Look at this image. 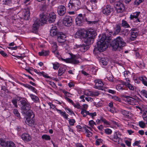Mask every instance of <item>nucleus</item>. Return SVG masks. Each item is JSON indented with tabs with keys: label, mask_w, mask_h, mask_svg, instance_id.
<instances>
[{
	"label": "nucleus",
	"mask_w": 147,
	"mask_h": 147,
	"mask_svg": "<svg viewBox=\"0 0 147 147\" xmlns=\"http://www.w3.org/2000/svg\"><path fill=\"white\" fill-rule=\"evenodd\" d=\"M76 38H80L84 40L86 44H89L92 39V29L91 28L85 30L81 29L78 30L75 35Z\"/></svg>",
	"instance_id": "obj_1"
},
{
	"label": "nucleus",
	"mask_w": 147,
	"mask_h": 147,
	"mask_svg": "<svg viewBox=\"0 0 147 147\" xmlns=\"http://www.w3.org/2000/svg\"><path fill=\"white\" fill-rule=\"evenodd\" d=\"M110 39V36H107L106 34H102L100 40L97 42L98 48H95L94 49V53L96 50L100 52L105 51L108 47Z\"/></svg>",
	"instance_id": "obj_2"
},
{
	"label": "nucleus",
	"mask_w": 147,
	"mask_h": 147,
	"mask_svg": "<svg viewBox=\"0 0 147 147\" xmlns=\"http://www.w3.org/2000/svg\"><path fill=\"white\" fill-rule=\"evenodd\" d=\"M126 43L124 41L122 38L118 36L112 41L111 45L113 51L119 50L122 49L123 47L125 45Z\"/></svg>",
	"instance_id": "obj_3"
},
{
	"label": "nucleus",
	"mask_w": 147,
	"mask_h": 147,
	"mask_svg": "<svg viewBox=\"0 0 147 147\" xmlns=\"http://www.w3.org/2000/svg\"><path fill=\"white\" fill-rule=\"evenodd\" d=\"M40 19H37L35 20L33 24V29L35 30H37L40 25L45 23L47 20V17L43 13L40 14Z\"/></svg>",
	"instance_id": "obj_4"
},
{
	"label": "nucleus",
	"mask_w": 147,
	"mask_h": 147,
	"mask_svg": "<svg viewBox=\"0 0 147 147\" xmlns=\"http://www.w3.org/2000/svg\"><path fill=\"white\" fill-rule=\"evenodd\" d=\"M80 5L79 0H70L68 4V7L70 10L76 11L79 8Z\"/></svg>",
	"instance_id": "obj_5"
},
{
	"label": "nucleus",
	"mask_w": 147,
	"mask_h": 147,
	"mask_svg": "<svg viewBox=\"0 0 147 147\" xmlns=\"http://www.w3.org/2000/svg\"><path fill=\"white\" fill-rule=\"evenodd\" d=\"M100 21L98 20V18H97L96 20L92 21V27L93 29H92V39L94 38V36L95 37L97 35V33L96 30L100 25ZM93 40H92V41Z\"/></svg>",
	"instance_id": "obj_6"
},
{
	"label": "nucleus",
	"mask_w": 147,
	"mask_h": 147,
	"mask_svg": "<svg viewBox=\"0 0 147 147\" xmlns=\"http://www.w3.org/2000/svg\"><path fill=\"white\" fill-rule=\"evenodd\" d=\"M72 18L69 16H66L63 18V22L64 25L67 26H69L72 24Z\"/></svg>",
	"instance_id": "obj_7"
},
{
	"label": "nucleus",
	"mask_w": 147,
	"mask_h": 147,
	"mask_svg": "<svg viewBox=\"0 0 147 147\" xmlns=\"http://www.w3.org/2000/svg\"><path fill=\"white\" fill-rule=\"evenodd\" d=\"M140 12H136L132 13L130 15V19L131 20H134V19H136L134 22L137 23L138 22H140L141 21L139 18Z\"/></svg>",
	"instance_id": "obj_8"
},
{
	"label": "nucleus",
	"mask_w": 147,
	"mask_h": 147,
	"mask_svg": "<svg viewBox=\"0 0 147 147\" xmlns=\"http://www.w3.org/2000/svg\"><path fill=\"white\" fill-rule=\"evenodd\" d=\"M22 109L27 111L30 109V105L24 100H21L20 102Z\"/></svg>",
	"instance_id": "obj_9"
},
{
	"label": "nucleus",
	"mask_w": 147,
	"mask_h": 147,
	"mask_svg": "<svg viewBox=\"0 0 147 147\" xmlns=\"http://www.w3.org/2000/svg\"><path fill=\"white\" fill-rule=\"evenodd\" d=\"M66 36L61 32H59L57 35V40L59 43L64 42L66 40Z\"/></svg>",
	"instance_id": "obj_10"
},
{
	"label": "nucleus",
	"mask_w": 147,
	"mask_h": 147,
	"mask_svg": "<svg viewBox=\"0 0 147 147\" xmlns=\"http://www.w3.org/2000/svg\"><path fill=\"white\" fill-rule=\"evenodd\" d=\"M95 85L94 88L99 90H102L103 83L102 81L100 79H96L94 80Z\"/></svg>",
	"instance_id": "obj_11"
},
{
	"label": "nucleus",
	"mask_w": 147,
	"mask_h": 147,
	"mask_svg": "<svg viewBox=\"0 0 147 147\" xmlns=\"http://www.w3.org/2000/svg\"><path fill=\"white\" fill-rule=\"evenodd\" d=\"M116 9L118 13H121L124 10V6L121 2H119L115 5Z\"/></svg>",
	"instance_id": "obj_12"
},
{
	"label": "nucleus",
	"mask_w": 147,
	"mask_h": 147,
	"mask_svg": "<svg viewBox=\"0 0 147 147\" xmlns=\"http://www.w3.org/2000/svg\"><path fill=\"white\" fill-rule=\"evenodd\" d=\"M61 60L67 63H71L74 64H78L79 63V61L76 59L72 58H67L65 59L61 58Z\"/></svg>",
	"instance_id": "obj_13"
},
{
	"label": "nucleus",
	"mask_w": 147,
	"mask_h": 147,
	"mask_svg": "<svg viewBox=\"0 0 147 147\" xmlns=\"http://www.w3.org/2000/svg\"><path fill=\"white\" fill-rule=\"evenodd\" d=\"M83 17L82 14H79L75 19V22L76 25L81 26L83 23Z\"/></svg>",
	"instance_id": "obj_14"
},
{
	"label": "nucleus",
	"mask_w": 147,
	"mask_h": 147,
	"mask_svg": "<svg viewBox=\"0 0 147 147\" xmlns=\"http://www.w3.org/2000/svg\"><path fill=\"white\" fill-rule=\"evenodd\" d=\"M131 36L130 39L131 40H134L138 35V31L137 28H132L131 29Z\"/></svg>",
	"instance_id": "obj_15"
},
{
	"label": "nucleus",
	"mask_w": 147,
	"mask_h": 147,
	"mask_svg": "<svg viewBox=\"0 0 147 147\" xmlns=\"http://www.w3.org/2000/svg\"><path fill=\"white\" fill-rule=\"evenodd\" d=\"M113 10V9L111 7L110 5H107L103 9L102 12L106 15H109L111 12Z\"/></svg>",
	"instance_id": "obj_16"
},
{
	"label": "nucleus",
	"mask_w": 147,
	"mask_h": 147,
	"mask_svg": "<svg viewBox=\"0 0 147 147\" xmlns=\"http://www.w3.org/2000/svg\"><path fill=\"white\" fill-rule=\"evenodd\" d=\"M57 11L59 15L63 16L66 12V8L63 5H60L58 7Z\"/></svg>",
	"instance_id": "obj_17"
},
{
	"label": "nucleus",
	"mask_w": 147,
	"mask_h": 147,
	"mask_svg": "<svg viewBox=\"0 0 147 147\" xmlns=\"http://www.w3.org/2000/svg\"><path fill=\"white\" fill-rule=\"evenodd\" d=\"M35 121V119L34 118H29V119L28 118L26 119L25 123L28 125L34 127L36 125Z\"/></svg>",
	"instance_id": "obj_18"
},
{
	"label": "nucleus",
	"mask_w": 147,
	"mask_h": 147,
	"mask_svg": "<svg viewBox=\"0 0 147 147\" xmlns=\"http://www.w3.org/2000/svg\"><path fill=\"white\" fill-rule=\"evenodd\" d=\"M47 18V20H48L49 22L50 23H52L54 22L56 19V16L55 13L53 12L50 13L48 17L45 15Z\"/></svg>",
	"instance_id": "obj_19"
},
{
	"label": "nucleus",
	"mask_w": 147,
	"mask_h": 147,
	"mask_svg": "<svg viewBox=\"0 0 147 147\" xmlns=\"http://www.w3.org/2000/svg\"><path fill=\"white\" fill-rule=\"evenodd\" d=\"M29 8L28 7L26 9H24L23 10L22 15L25 20H28L30 16Z\"/></svg>",
	"instance_id": "obj_20"
},
{
	"label": "nucleus",
	"mask_w": 147,
	"mask_h": 147,
	"mask_svg": "<svg viewBox=\"0 0 147 147\" xmlns=\"http://www.w3.org/2000/svg\"><path fill=\"white\" fill-rule=\"evenodd\" d=\"M21 138L24 142H28L31 140V137L28 134L24 133L21 136Z\"/></svg>",
	"instance_id": "obj_21"
},
{
	"label": "nucleus",
	"mask_w": 147,
	"mask_h": 147,
	"mask_svg": "<svg viewBox=\"0 0 147 147\" xmlns=\"http://www.w3.org/2000/svg\"><path fill=\"white\" fill-rule=\"evenodd\" d=\"M25 114L26 116V119L28 118H34L35 115L32 111L30 109L29 110H27L25 113Z\"/></svg>",
	"instance_id": "obj_22"
},
{
	"label": "nucleus",
	"mask_w": 147,
	"mask_h": 147,
	"mask_svg": "<svg viewBox=\"0 0 147 147\" xmlns=\"http://www.w3.org/2000/svg\"><path fill=\"white\" fill-rule=\"evenodd\" d=\"M58 33L56 26H54L51 28L50 31V35L51 36H57Z\"/></svg>",
	"instance_id": "obj_23"
},
{
	"label": "nucleus",
	"mask_w": 147,
	"mask_h": 147,
	"mask_svg": "<svg viewBox=\"0 0 147 147\" xmlns=\"http://www.w3.org/2000/svg\"><path fill=\"white\" fill-rule=\"evenodd\" d=\"M83 129H85L87 133L86 136L88 137H90L92 136V133L91 131H92L91 127L87 126L83 127Z\"/></svg>",
	"instance_id": "obj_24"
},
{
	"label": "nucleus",
	"mask_w": 147,
	"mask_h": 147,
	"mask_svg": "<svg viewBox=\"0 0 147 147\" xmlns=\"http://www.w3.org/2000/svg\"><path fill=\"white\" fill-rule=\"evenodd\" d=\"M126 100L128 104L133 105L135 104V102H136V99L130 96V98H128Z\"/></svg>",
	"instance_id": "obj_25"
},
{
	"label": "nucleus",
	"mask_w": 147,
	"mask_h": 147,
	"mask_svg": "<svg viewBox=\"0 0 147 147\" xmlns=\"http://www.w3.org/2000/svg\"><path fill=\"white\" fill-rule=\"evenodd\" d=\"M29 95L31 99L34 102L37 103L39 102V99L38 96L32 94H29Z\"/></svg>",
	"instance_id": "obj_26"
},
{
	"label": "nucleus",
	"mask_w": 147,
	"mask_h": 147,
	"mask_svg": "<svg viewBox=\"0 0 147 147\" xmlns=\"http://www.w3.org/2000/svg\"><path fill=\"white\" fill-rule=\"evenodd\" d=\"M89 48V46L88 45H81L80 47V51L82 52H85Z\"/></svg>",
	"instance_id": "obj_27"
},
{
	"label": "nucleus",
	"mask_w": 147,
	"mask_h": 147,
	"mask_svg": "<svg viewBox=\"0 0 147 147\" xmlns=\"http://www.w3.org/2000/svg\"><path fill=\"white\" fill-rule=\"evenodd\" d=\"M121 30V27L120 25L117 24L116 25V27L115 29V31L113 34V35H115L118 34L120 31Z\"/></svg>",
	"instance_id": "obj_28"
},
{
	"label": "nucleus",
	"mask_w": 147,
	"mask_h": 147,
	"mask_svg": "<svg viewBox=\"0 0 147 147\" xmlns=\"http://www.w3.org/2000/svg\"><path fill=\"white\" fill-rule=\"evenodd\" d=\"M81 113L83 115L84 117H85L87 115H89L92 117V113H90L89 111L84 109H82Z\"/></svg>",
	"instance_id": "obj_29"
},
{
	"label": "nucleus",
	"mask_w": 147,
	"mask_h": 147,
	"mask_svg": "<svg viewBox=\"0 0 147 147\" xmlns=\"http://www.w3.org/2000/svg\"><path fill=\"white\" fill-rule=\"evenodd\" d=\"M38 55L40 56H46L49 54V52L48 51L43 50L40 52L38 53Z\"/></svg>",
	"instance_id": "obj_30"
},
{
	"label": "nucleus",
	"mask_w": 147,
	"mask_h": 147,
	"mask_svg": "<svg viewBox=\"0 0 147 147\" xmlns=\"http://www.w3.org/2000/svg\"><path fill=\"white\" fill-rule=\"evenodd\" d=\"M56 111L59 112L61 115L64 118L66 119H68V115L66 114V112L65 111L63 112L61 110L58 109H56Z\"/></svg>",
	"instance_id": "obj_31"
},
{
	"label": "nucleus",
	"mask_w": 147,
	"mask_h": 147,
	"mask_svg": "<svg viewBox=\"0 0 147 147\" xmlns=\"http://www.w3.org/2000/svg\"><path fill=\"white\" fill-rule=\"evenodd\" d=\"M121 139L119 137L117 136V132H115L113 135V138L112 140L115 142H118V143Z\"/></svg>",
	"instance_id": "obj_32"
},
{
	"label": "nucleus",
	"mask_w": 147,
	"mask_h": 147,
	"mask_svg": "<svg viewBox=\"0 0 147 147\" xmlns=\"http://www.w3.org/2000/svg\"><path fill=\"white\" fill-rule=\"evenodd\" d=\"M120 112L123 115L129 118L130 117L129 114L130 113V112L129 111L121 109L120 110Z\"/></svg>",
	"instance_id": "obj_33"
},
{
	"label": "nucleus",
	"mask_w": 147,
	"mask_h": 147,
	"mask_svg": "<svg viewBox=\"0 0 147 147\" xmlns=\"http://www.w3.org/2000/svg\"><path fill=\"white\" fill-rule=\"evenodd\" d=\"M127 82H123V84L127 87L129 90H134V87L133 86L127 81Z\"/></svg>",
	"instance_id": "obj_34"
},
{
	"label": "nucleus",
	"mask_w": 147,
	"mask_h": 147,
	"mask_svg": "<svg viewBox=\"0 0 147 147\" xmlns=\"http://www.w3.org/2000/svg\"><path fill=\"white\" fill-rule=\"evenodd\" d=\"M121 25L122 26L125 28L130 27L128 23L127 22L124 20H122Z\"/></svg>",
	"instance_id": "obj_35"
},
{
	"label": "nucleus",
	"mask_w": 147,
	"mask_h": 147,
	"mask_svg": "<svg viewBox=\"0 0 147 147\" xmlns=\"http://www.w3.org/2000/svg\"><path fill=\"white\" fill-rule=\"evenodd\" d=\"M108 60L107 58H101L100 62L104 65H107L108 63Z\"/></svg>",
	"instance_id": "obj_36"
},
{
	"label": "nucleus",
	"mask_w": 147,
	"mask_h": 147,
	"mask_svg": "<svg viewBox=\"0 0 147 147\" xmlns=\"http://www.w3.org/2000/svg\"><path fill=\"white\" fill-rule=\"evenodd\" d=\"M130 75V73L129 71H125L124 72V76L127 81H128L129 82V78H128V77Z\"/></svg>",
	"instance_id": "obj_37"
},
{
	"label": "nucleus",
	"mask_w": 147,
	"mask_h": 147,
	"mask_svg": "<svg viewBox=\"0 0 147 147\" xmlns=\"http://www.w3.org/2000/svg\"><path fill=\"white\" fill-rule=\"evenodd\" d=\"M8 142H6L4 139L2 138L0 140V144L3 147H6Z\"/></svg>",
	"instance_id": "obj_38"
},
{
	"label": "nucleus",
	"mask_w": 147,
	"mask_h": 147,
	"mask_svg": "<svg viewBox=\"0 0 147 147\" xmlns=\"http://www.w3.org/2000/svg\"><path fill=\"white\" fill-rule=\"evenodd\" d=\"M100 121L103 122L104 124L108 125H110V123L103 117H100Z\"/></svg>",
	"instance_id": "obj_39"
},
{
	"label": "nucleus",
	"mask_w": 147,
	"mask_h": 147,
	"mask_svg": "<svg viewBox=\"0 0 147 147\" xmlns=\"http://www.w3.org/2000/svg\"><path fill=\"white\" fill-rule=\"evenodd\" d=\"M140 93L142 96L147 98V90L143 89L140 91Z\"/></svg>",
	"instance_id": "obj_40"
},
{
	"label": "nucleus",
	"mask_w": 147,
	"mask_h": 147,
	"mask_svg": "<svg viewBox=\"0 0 147 147\" xmlns=\"http://www.w3.org/2000/svg\"><path fill=\"white\" fill-rule=\"evenodd\" d=\"M123 82H123L121 84H119L117 86L116 88L117 90H120L124 89L123 86L124 85H125V84H123Z\"/></svg>",
	"instance_id": "obj_41"
},
{
	"label": "nucleus",
	"mask_w": 147,
	"mask_h": 147,
	"mask_svg": "<svg viewBox=\"0 0 147 147\" xmlns=\"http://www.w3.org/2000/svg\"><path fill=\"white\" fill-rule=\"evenodd\" d=\"M65 70L63 68H60L58 70V76H61L63 73H64Z\"/></svg>",
	"instance_id": "obj_42"
},
{
	"label": "nucleus",
	"mask_w": 147,
	"mask_h": 147,
	"mask_svg": "<svg viewBox=\"0 0 147 147\" xmlns=\"http://www.w3.org/2000/svg\"><path fill=\"white\" fill-rule=\"evenodd\" d=\"M52 51H55V50H57V43L56 42H53L52 43Z\"/></svg>",
	"instance_id": "obj_43"
},
{
	"label": "nucleus",
	"mask_w": 147,
	"mask_h": 147,
	"mask_svg": "<svg viewBox=\"0 0 147 147\" xmlns=\"http://www.w3.org/2000/svg\"><path fill=\"white\" fill-rule=\"evenodd\" d=\"M7 145V147H16L15 144L11 141L8 142Z\"/></svg>",
	"instance_id": "obj_44"
},
{
	"label": "nucleus",
	"mask_w": 147,
	"mask_h": 147,
	"mask_svg": "<svg viewBox=\"0 0 147 147\" xmlns=\"http://www.w3.org/2000/svg\"><path fill=\"white\" fill-rule=\"evenodd\" d=\"M42 138L43 139L46 140H51V138L49 136L46 134H43L42 136Z\"/></svg>",
	"instance_id": "obj_45"
},
{
	"label": "nucleus",
	"mask_w": 147,
	"mask_h": 147,
	"mask_svg": "<svg viewBox=\"0 0 147 147\" xmlns=\"http://www.w3.org/2000/svg\"><path fill=\"white\" fill-rule=\"evenodd\" d=\"M13 113L14 115L18 118L20 119V114L17 109H14L13 110Z\"/></svg>",
	"instance_id": "obj_46"
},
{
	"label": "nucleus",
	"mask_w": 147,
	"mask_h": 147,
	"mask_svg": "<svg viewBox=\"0 0 147 147\" xmlns=\"http://www.w3.org/2000/svg\"><path fill=\"white\" fill-rule=\"evenodd\" d=\"M29 89L32 90L33 92H34L35 93L37 94L38 91L34 87L30 85Z\"/></svg>",
	"instance_id": "obj_47"
},
{
	"label": "nucleus",
	"mask_w": 147,
	"mask_h": 147,
	"mask_svg": "<svg viewBox=\"0 0 147 147\" xmlns=\"http://www.w3.org/2000/svg\"><path fill=\"white\" fill-rule=\"evenodd\" d=\"M16 129L18 131V132L20 134L21 133L22 131V130H23V128L19 126H17Z\"/></svg>",
	"instance_id": "obj_48"
},
{
	"label": "nucleus",
	"mask_w": 147,
	"mask_h": 147,
	"mask_svg": "<svg viewBox=\"0 0 147 147\" xmlns=\"http://www.w3.org/2000/svg\"><path fill=\"white\" fill-rule=\"evenodd\" d=\"M11 0H3V4L5 5H9L11 3H12Z\"/></svg>",
	"instance_id": "obj_49"
},
{
	"label": "nucleus",
	"mask_w": 147,
	"mask_h": 147,
	"mask_svg": "<svg viewBox=\"0 0 147 147\" xmlns=\"http://www.w3.org/2000/svg\"><path fill=\"white\" fill-rule=\"evenodd\" d=\"M139 126L142 128H144L145 126V123L142 121H140L139 122Z\"/></svg>",
	"instance_id": "obj_50"
},
{
	"label": "nucleus",
	"mask_w": 147,
	"mask_h": 147,
	"mask_svg": "<svg viewBox=\"0 0 147 147\" xmlns=\"http://www.w3.org/2000/svg\"><path fill=\"white\" fill-rule=\"evenodd\" d=\"M41 74L42 76H43L44 77H45L46 78H49L50 77L47 75V74H46V73L44 71H42L41 72H40V74Z\"/></svg>",
	"instance_id": "obj_51"
},
{
	"label": "nucleus",
	"mask_w": 147,
	"mask_h": 147,
	"mask_svg": "<svg viewBox=\"0 0 147 147\" xmlns=\"http://www.w3.org/2000/svg\"><path fill=\"white\" fill-rule=\"evenodd\" d=\"M105 132L108 135L110 134L112 132V130L109 129H106L105 130Z\"/></svg>",
	"instance_id": "obj_52"
},
{
	"label": "nucleus",
	"mask_w": 147,
	"mask_h": 147,
	"mask_svg": "<svg viewBox=\"0 0 147 147\" xmlns=\"http://www.w3.org/2000/svg\"><path fill=\"white\" fill-rule=\"evenodd\" d=\"M12 103L14 105L15 107H18L17 100L16 99H13L11 101Z\"/></svg>",
	"instance_id": "obj_53"
},
{
	"label": "nucleus",
	"mask_w": 147,
	"mask_h": 147,
	"mask_svg": "<svg viewBox=\"0 0 147 147\" xmlns=\"http://www.w3.org/2000/svg\"><path fill=\"white\" fill-rule=\"evenodd\" d=\"M53 68L55 69H57L59 67V64L58 63H53Z\"/></svg>",
	"instance_id": "obj_54"
},
{
	"label": "nucleus",
	"mask_w": 147,
	"mask_h": 147,
	"mask_svg": "<svg viewBox=\"0 0 147 147\" xmlns=\"http://www.w3.org/2000/svg\"><path fill=\"white\" fill-rule=\"evenodd\" d=\"M144 0H136L134 2L135 5H138L142 3Z\"/></svg>",
	"instance_id": "obj_55"
},
{
	"label": "nucleus",
	"mask_w": 147,
	"mask_h": 147,
	"mask_svg": "<svg viewBox=\"0 0 147 147\" xmlns=\"http://www.w3.org/2000/svg\"><path fill=\"white\" fill-rule=\"evenodd\" d=\"M75 122V120L74 119H71L69 121V123L70 125H73Z\"/></svg>",
	"instance_id": "obj_56"
},
{
	"label": "nucleus",
	"mask_w": 147,
	"mask_h": 147,
	"mask_svg": "<svg viewBox=\"0 0 147 147\" xmlns=\"http://www.w3.org/2000/svg\"><path fill=\"white\" fill-rule=\"evenodd\" d=\"M72 105H73L75 107L78 109H81V106L78 104H75V103H74Z\"/></svg>",
	"instance_id": "obj_57"
},
{
	"label": "nucleus",
	"mask_w": 147,
	"mask_h": 147,
	"mask_svg": "<svg viewBox=\"0 0 147 147\" xmlns=\"http://www.w3.org/2000/svg\"><path fill=\"white\" fill-rule=\"evenodd\" d=\"M86 20L87 22V24H90L92 23V21L89 17H86Z\"/></svg>",
	"instance_id": "obj_58"
},
{
	"label": "nucleus",
	"mask_w": 147,
	"mask_h": 147,
	"mask_svg": "<svg viewBox=\"0 0 147 147\" xmlns=\"http://www.w3.org/2000/svg\"><path fill=\"white\" fill-rule=\"evenodd\" d=\"M102 140L100 139H97L96 141V145H98L100 143L102 142Z\"/></svg>",
	"instance_id": "obj_59"
},
{
	"label": "nucleus",
	"mask_w": 147,
	"mask_h": 147,
	"mask_svg": "<svg viewBox=\"0 0 147 147\" xmlns=\"http://www.w3.org/2000/svg\"><path fill=\"white\" fill-rule=\"evenodd\" d=\"M49 84L54 88H55L57 87V86L53 82L49 81Z\"/></svg>",
	"instance_id": "obj_60"
},
{
	"label": "nucleus",
	"mask_w": 147,
	"mask_h": 147,
	"mask_svg": "<svg viewBox=\"0 0 147 147\" xmlns=\"http://www.w3.org/2000/svg\"><path fill=\"white\" fill-rule=\"evenodd\" d=\"M112 98L115 100L119 102L121 101L120 99L118 96H114L112 97Z\"/></svg>",
	"instance_id": "obj_61"
},
{
	"label": "nucleus",
	"mask_w": 147,
	"mask_h": 147,
	"mask_svg": "<svg viewBox=\"0 0 147 147\" xmlns=\"http://www.w3.org/2000/svg\"><path fill=\"white\" fill-rule=\"evenodd\" d=\"M65 109L66 110L67 112L68 113H69L71 114H74L73 111L71 110L70 109L68 108H66Z\"/></svg>",
	"instance_id": "obj_62"
},
{
	"label": "nucleus",
	"mask_w": 147,
	"mask_h": 147,
	"mask_svg": "<svg viewBox=\"0 0 147 147\" xmlns=\"http://www.w3.org/2000/svg\"><path fill=\"white\" fill-rule=\"evenodd\" d=\"M0 54L4 57H6L7 56V54L5 53L3 51H0Z\"/></svg>",
	"instance_id": "obj_63"
},
{
	"label": "nucleus",
	"mask_w": 147,
	"mask_h": 147,
	"mask_svg": "<svg viewBox=\"0 0 147 147\" xmlns=\"http://www.w3.org/2000/svg\"><path fill=\"white\" fill-rule=\"evenodd\" d=\"M65 98L68 102L71 103L72 105L74 103L73 101L70 98L67 97H65Z\"/></svg>",
	"instance_id": "obj_64"
}]
</instances>
